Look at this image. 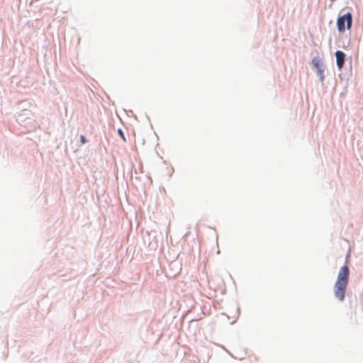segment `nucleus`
<instances>
[{
	"mask_svg": "<svg viewBox=\"0 0 363 363\" xmlns=\"http://www.w3.org/2000/svg\"><path fill=\"white\" fill-rule=\"evenodd\" d=\"M337 26L338 30L342 32L347 28L350 29L352 26V15L347 13L337 18Z\"/></svg>",
	"mask_w": 363,
	"mask_h": 363,
	"instance_id": "nucleus-1",
	"label": "nucleus"
},
{
	"mask_svg": "<svg viewBox=\"0 0 363 363\" xmlns=\"http://www.w3.org/2000/svg\"><path fill=\"white\" fill-rule=\"evenodd\" d=\"M350 275V270L348 267L343 266L340 268V272L338 273L337 279L336 282L342 283V284H348Z\"/></svg>",
	"mask_w": 363,
	"mask_h": 363,
	"instance_id": "nucleus-2",
	"label": "nucleus"
},
{
	"mask_svg": "<svg viewBox=\"0 0 363 363\" xmlns=\"http://www.w3.org/2000/svg\"><path fill=\"white\" fill-rule=\"evenodd\" d=\"M347 284L335 282L334 286L335 296L340 300L343 301Z\"/></svg>",
	"mask_w": 363,
	"mask_h": 363,
	"instance_id": "nucleus-3",
	"label": "nucleus"
},
{
	"mask_svg": "<svg viewBox=\"0 0 363 363\" xmlns=\"http://www.w3.org/2000/svg\"><path fill=\"white\" fill-rule=\"evenodd\" d=\"M337 65L339 69H342L345 63V55L343 52L337 50L335 52Z\"/></svg>",
	"mask_w": 363,
	"mask_h": 363,
	"instance_id": "nucleus-4",
	"label": "nucleus"
},
{
	"mask_svg": "<svg viewBox=\"0 0 363 363\" xmlns=\"http://www.w3.org/2000/svg\"><path fill=\"white\" fill-rule=\"evenodd\" d=\"M313 65L316 67L318 69H320V60L314 58L312 60Z\"/></svg>",
	"mask_w": 363,
	"mask_h": 363,
	"instance_id": "nucleus-5",
	"label": "nucleus"
},
{
	"mask_svg": "<svg viewBox=\"0 0 363 363\" xmlns=\"http://www.w3.org/2000/svg\"><path fill=\"white\" fill-rule=\"evenodd\" d=\"M118 133L119 134V135L121 137V138H122L124 141H125V140H126V139H125V135H124V134H123V130H122L121 129H118Z\"/></svg>",
	"mask_w": 363,
	"mask_h": 363,
	"instance_id": "nucleus-6",
	"label": "nucleus"
},
{
	"mask_svg": "<svg viewBox=\"0 0 363 363\" xmlns=\"http://www.w3.org/2000/svg\"><path fill=\"white\" fill-rule=\"evenodd\" d=\"M80 140H81V142H82V144H84L86 143V139H85V137L84 135H81Z\"/></svg>",
	"mask_w": 363,
	"mask_h": 363,
	"instance_id": "nucleus-7",
	"label": "nucleus"
}]
</instances>
